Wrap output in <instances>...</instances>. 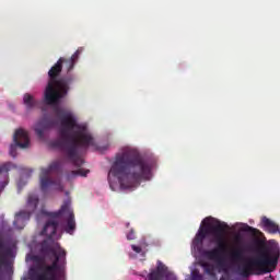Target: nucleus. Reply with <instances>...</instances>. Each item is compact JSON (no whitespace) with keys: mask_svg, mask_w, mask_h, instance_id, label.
I'll return each mask as SVG.
<instances>
[{"mask_svg":"<svg viewBox=\"0 0 280 280\" xmlns=\"http://www.w3.org/2000/svg\"><path fill=\"white\" fill-rule=\"evenodd\" d=\"M202 268L208 276L214 275L215 267L213 265H211L210 262H203Z\"/></svg>","mask_w":280,"mask_h":280,"instance_id":"17","label":"nucleus"},{"mask_svg":"<svg viewBox=\"0 0 280 280\" xmlns=\"http://www.w3.org/2000/svg\"><path fill=\"white\" fill-rule=\"evenodd\" d=\"M234 241H235L237 244H240V242L242 241V238H241L240 236H236V237H234Z\"/></svg>","mask_w":280,"mask_h":280,"instance_id":"23","label":"nucleus"},{"mask_svg":"<svg viewBox=\"0 0 280 280\" xmlns=\"http://www.w3.org/2000/svg\"><path fill=\"white\" fill-rule=\"evenodd\" d=\"M261 223L267 232L272 234L279 232V225L275 221H271L270 219H268L267 217H264L261 219Z\"/></svg>","mask_w":280,"mask_h":280,"instance_id":"15","label":"nucleus"},{"mask_svg":"<svg viewBox=\"0 0 280 280\" xmlns=\"http://www.w3.org/2000/svg\"><path fill=\"white\" fill-rule=\"evenodd\" d=\"M148 280H177L175 273L170 272L166 265L161 260L156 261V269L148 275Z\"/></svg>","mask_w":280,"mask_h":280,"instance_id":"12","label":"nucleus"},{"mask_svg":"<svg viewBox=\"0 0 280 280\" xmlns=\"http://www.w3.org/2000/svg\"><path fill=\"white\" fill-rule=\"evenodd\" d=\"M14 144L10 145V155L15 159L18 147L21 149H27L31 145L30 133L24 129H18L13 135Z\"/></svg>","mask_w":280,"mask_h":280,"instance_id":"11","label":"nucleus"},{"mask_svg":"<svg viewBox=\"0 0 280 280\" xmlns=\"http://www.w3.org/2000/svg\"><path fill=\"white\" fill-rule=\"evenodd\" d=\"M144 255H145V253L143 252V253H142V256H144Z\"/></svg>","mask_w":280,"mask_h":280,"instance_id":"25","label":"nucleus"},{"mask_svg":"<svg viewBox=\"0 0 280 280\" xmlns=\"http://www.w3.org/2000/svg\"><path fill=\"white\" fill-rule=\"evenodd\" d=\"M90 171H84L82 168L78 170V171H71V174L68 176V178H72V177H75V176H83L85 177L86 174H89Z\"/></svg>","mask_w":280,"mask_h":280,"instance_id":"18","label":"nucleus"},{"mask_svg":"<svg viewBox=\"0 0 280 280\" xmlns=\"http://www.w3.org/2000/svg\"><path fill=\"white\" fill-rule=\"evenodd\" d=\"M14 247L13 243L7 242L0 236V279L13 276L11 258H14Z\"/></svg>","mask_w":280,"mask_h":280,"instance_id":"6","label":"nucleus"},{"mask_svg":"<svg viewBox=\"0 0 280 280\" xmlns=\"http://www.w3.org/2000/svg\"><path fill=\"white\" fill-rule=\"evenodd\" d=\"M241 231L244 232V233H250L253 235H255L256 233L259 232L258 229H254L247 224H244L242 228H241Z\"/></svg>","mask_w":280,"mask_h":280,"instance_id":"19","label":"nucleus"},{"mask_svg":"<svg viewBox=\"0 0 280 280\" xmlns=\"http://www.w3.org/2000/svg\"><path fill=\"white\" fill-rule=\"evenodd\" d=\"M80 55L81 52L77 50L71 58L61 57L57 60L48 70V82L44 91V103L47 106H54L55 115L60 118L59 138L54 140L51 145L63 151L66 158L75 167H82L84 164L81 153L94 145V138L85 124H78L73 114L61 109L58 104L66 97L69 85L74 81L72 77L59 79L62 67L65 66L68 72L72 71Z\"/></svg>","mask_w":280,"mask_h":280,"instance_id":"1","label":"nucleus"},{"mask_svg":"<svg viewBox=\"0 0 280 280\" xmlns=\"http://www.w3.org/2000/svg\"><path fill=\"white\" fill-rule=\"evenodd\" d=\"M39 197L35 194H30L26 202V210L20 211L14 215L13 226L16 230H23L27 221L31 220L32 213L38 208Z\"/></svg>","mask_w":280,"mask_h":280,"instance_id":"9","label":"nucleus"},{"mask_svg":"<svg viewBox=\"0 0 280 280\" xmlns=\"http://www.w3.org/2000/svg\"><path fill=\"white\" fill-rule=\"evenodd\" d=\"M194 280H202V276L201 275H195Z\"/></svg>","mask_w":280,"mask_h":280,"instance_id":"22","label":"nucleus"},{"mask_svg":"<svg viewBox=\"0 0 280 280\" xmlns=\"http://www.w3.org/2000/svg\"><path fill=\"white\" fill-rule=\"evenodd\" d=\"M49 218H65L66 219V233L72 234L75 230V220L70 201L66 200L59 211L47 213Z\"/></svg>","mask_w":280,"mask_h":280,"instance_id":"10","label":"nucleus"},{"mask_svg":"<svg viewBox=\"0 0 280 280\" xmlns=\"http://www.w3.org/2000/svg\"><path fill=\"white\" fill-rule=\"evenodd\" d=\"M279 257L280 253L273 252L272 254L262 253L258 258H245V250L241 246L230 252V261L232 264H244L238 266V271L243 277H248L252 272L262 276L275 271Z\"/></svg>","mask_w":280,"mask_h":280,"instance_id":"4","label":"nucleus"},{"mask_svg":"<svg viewBox=\"0 0 280 280\" xmlns=\"http://www.w3.org/2000/svg\"><path fill=\"white\" fill-rule=\"evenodd\" d=\"M264 280H275V278L270 276L269 278H265Z\"/></svg>","mask_w":280,"mask_h":280,"instance_id":"24","label":"nucleus"},{"mask_svg":"<svg viewBox=\"0 0 280 280\" xmlns=\"http://www.w3.org/2000/svg\"><path fill=\"white\" fill-rule=\"evenodd\" d=\"M135 238H136L135 231H133V230H130V232H129L128 235H127V240H128V241H135Z\"/></svg>","mask_w":280,"mask_h":280,"instance_id":"21","label":"nucleus"},{"mask_svg":"<svg viewBox=\"0 0 280 280\" xmlns=\"http://www.w3.org/2000/svg\"><path fill=\"white\" fill-rule=\"evenodd\" d=\"M217 246L212 249H208L203 252V257L213 264H215L217 269L225 270L226 269V260H225V253H226V241L225 236L220 238L219 241L214 242Z\"/></svg>","mask_w":280,"mask_h":280,"instance_id":"8","label":"nucleus"},{"mask_svg":"<svg viewBox=\"0 0 280 280\" xmlns=\"http://www.w3.org/2000/svg\"><path fill=\"white\" fill-rule=\"evenodd\" d=\"M152 166L140 152L133 148L125 147L115 155L109 176L119 179L122 189L136 188L142 180H150Z\"/></svg>","mask_w":280,"mask_h":280,"instance_id":"3","label":"nucleus"},{"mask_svg":"<svg viewBox=\"0 0 280 280\" xmlns=\"http://www.w3.org/2000/svg\"><path fill=\"white\" fill-rule=\"evenodd\" d=\"M60 161L51 162L50 165H48L47 168H42V172L39 173V188L43 192H46L48 188H51L57 191L65 190V186L61 184L60 178L52 179L49 177V175L52 172H58L60 168Z\"/></svg>","mask_w":280,"mask_h":280,"instance_id":"7","label":"nucleus"},{"mask_svg":"<svg viewBox=\"0 0 280 280\" xmlns=\"http://www.w3.org/2000/svg\"><path fill=\"white\" fill-rule=\"evenodd\" d=\"M57 121L54 118L44 117L35 125V133L37 138L43 139L44 132L46 130H50L51 128L56 127Z\"/></svg>","mask_w":280,"mask_h":280,"instance_id":"13","label":"nucleus"},{"mask_svg":"<svg viewBox=\"0 0 280 280\" xmlns=\"http://www.w3.org/2000/svg\"><path fill=\"white\" fill-rule=\"evenodd\" d=\"M131 249H132V252H135L136 254H142V253H143L142 247L139 246V245L132 244V245H131Z\"/></svg>","mask_w":280,"mask_h":280,"instance_id":"20","label":"nucleus"},{"mask_svg":"<svg viewBox=\"0 0 280 280\" xmlns=\"http://www.w3.org/2000/svg\"><path fill=\"white\" fill-rule=\"evenodd\" d=\"M24 105L26 107V110L31 112L34 108H38L39 102L35 100V97L28 93L24 95Z\"/></svg>","mask_w":280,"mask_h":280,"instance_id":"16","label":"nucleus"},{"mask_svg":"<svg viewBox=\"0 0 280 280\" xmlns=\"http://www.w3.org/2000/svg\"><path fill=\"white\" fill-rule=\"evenodd\" d=\"M58 218L48 220L43 229L42 234L47 238L42 243V254L46 257H54L51 265H47L44 258L33 255L31 260L35 264L30 268V277L33 280H59L65 276L67 266V252L60 247V244L52 237L56 236L59 222Z\"/></svg>","mask_w":280,"mask_h":280,"instance_id":"2","label":"nucleus"},{"mask_svg":"<svg viewBox=\"0 0 280 280\" xmlns=\"http://www.w3.org/2000/svg\"><path fill=\"white\" fill-rule=\"evenodd\" d=\"M15 165L12 162H5L1 167H0V175L4 174L5 179L0 184V191H2L3 189H5V187L9 184V177H8V173L14 168Z\"/></svg>","mask_w":280,"mask_h":280,"instance_id":"14","label":"nucleus"},{"mask_svg":"<svg viewBox=\"0 0 280 280\" xmlns=\"http://www.w3.org/2000/svg\"><path fill=\"white\" fill-rule=\"evenodd\" d=\"M207 221L208 219L202 221V226L198 229V232L191 242V245H194L195 248H201L203 241L207 240L208 236H212L210 240L212 244L225 236L226 229L229 228L225 222L215 221L214 223H211Z\"/></svg>","mask_w":280,"mask_h":280,"instance_id":"5","label":"nucleus"}]
</instances>
